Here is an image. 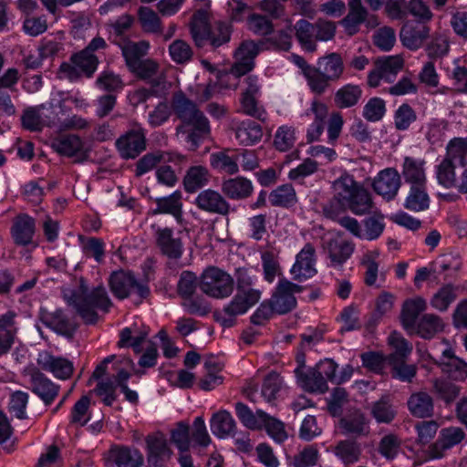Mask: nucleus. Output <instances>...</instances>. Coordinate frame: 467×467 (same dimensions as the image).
Returning a JSON list of instances; mask_svg holds the SVG:
<instances>
[{
    "instance_id": "nucleus-9",
    "label": "nucleus",
    "mask_w": 467,
    "mask_h": 467,
    "mask_svg": "<svg viewBox=\"0 0 467 467\" xmlns=\"http://www.w3.org/2000/svg\"><path fill=\"white\" fill-rule=\"evenodd\" d=\"M109 287L113 295L124 299L132 294L139 296V301L146 298L150 290L147 285L139 283L130 272L116 271L109 277Z\"/></svg>"
},
{
    "instance_id": "nucleus-62",
    "label": "nucleus",
    "mask_w": 467,
    "mask_h": 467,
    "mask_svg": "<svg viewBox=\"0 0 467 467\" xmlns=\"http://www.w3.org/2000/svg\"><path fill=\"white\" fill-rule=\"evenodd\" d=\"M401 440L395 434L383 436L379 443L378 451L387 460H393L399 453Z\"/></svg>"
},
{
    "instance_id": "nucleus-61",
    "label": "nucleus",
    "mask_w": 467,
    "mask_h": 467,
    "mask_svg": "<svg viewBox=\"0 0 467 467\" xmlns=\"http://www.w3.org/2000/svg\"><path fill=\"white\" fill-rule=\"evenodd\" d=\"M425 50L430 58H439L449 51V40L446 35L435 33L427 44Z\"/></svg>"
},
{
    "instance_id": "nucleus-58",
    "label": "nucleus",
    "mask_w": 467,
    "mask_h": 467,
    "mask_svg": "<svg viewBox=\"0 0 467 467\" xmlns=\"http://www.w3.org/2000/svg\"><path fill=\"white\" fill-rule=\"evenodd\" d=\"M169 54L174 63L182 65L192 60L193 51L186 41L176 39L169 46Z\"/></svg>"
},
{
    "instance_id": "nucleus-1",
    "label": "nucleus",
    "mask_w": 467,
    "mask_h": 467,
    "mask_svg": "<svg viewBox=\"0 0 467 467\" xmlns=\"http://www.w3.org/2000/svg\"><path fill=\"white\" fill-rule=\"evenodd\" d=\"M171 108L176 117L182 121V125L177 127V131L186 132L185 128L191 127V130L187 131V141L191 143V150H197L200 143L210 134L211 128L208 119L197 105L182 92L173 94Z\"/></svg>"
},
{
    "instance_id": "nucleus-41",
    "label": "nucleus",
    "mask_w": 467,
    "mask_h": 467,
    "mask_svg": "<svg viewBox=\"0 0 467 467\" xmlns=\"http://www.w3.org/2000/svg\"><path fill=\"white\" fill-rule=\"evenodd\" d=\"M223 367V365L215 357L206 358L204 361L206 375L200 380V387L203 390H211L223 383V377L219 375Z\"/></svg>"
},
{
    "instance_id": "nucleus-57",
    "label": "nucleus",
    "mask_w": 467,
    "mask_h": 467,
    "mask_svg": "<svg viewBox=\"0 0 467 467\" xmlns=\"http://www.w3.org/2000/svg\"><path fill=\"white\" fill-rule=\"evenodd\" d=\"M232 31L229 23L218 21L210 29L208 43L213 48H218L230 41Z\"/></svg>"
},
{
    "instance_id": "nucleus-35",
    "label": "nucleus",
    "mask_w": 467,
    "mask_h": 467,
    "mask_svg": "<svg viewBox=\"0 0 467 467\" xmlns=\"http://www.w3.org/2000/svg\"><path fill=\"white\" fill-rule=\"evenodd\" d=\"M407 404L410 412L415 417L427 418L433 414V400L426 392L420 391L411 394Z\"/></svg>"
},
{
    "instance_id": "nucleus-43",
    "label": "nucleus",
    "mask_w": 467,
    "mask_h": 467,
    "mask_svg": "<svg viewBox=\"0 0 467 467\" xmlns=\"http://www.w3.org/2000/svg\"><path fill=\"white\" fill-rule=\"evenodd\" d=\"M327 250L332 264L340 265L352 254L354 244L348 241L335 238L327 243Z\"/></svg>"
},
{
    "instance_id": "nucleus-56",
    "label": "nucleus",
    "mask_w": 467,
    "mask_h": 467,
    "mask_svg": "<svg viewBox=\"0 0 467 467\" xmlns=\"http://www.w3.org/2000/svg\"><path fill=\"white\" fill-rule=\"evenodd\" d=\"M44 106L31 107L24 110L21 122L24 129L30 131H40L46 125L41 110Z\"/></svg>"
},
{
    "instance_id": "nucleus-10",
    "label": "nucleus",
    "mask_w": 467,
    "mask_h": 467,
    "mask_svg": "<svg viewBox=\"0 0 467 467\" xmlns=\"http://www.w3.org/2000/svg\"><path fill=\"white\" fill-rule=\"evenodd\" d=\"M147 467H167L171 459L166 436L161 431L150 433L145 438Z\"/></svg>"
},
{
    "instance_id": "nucleus-14",
    "label": "nucleus",
    "mask_w": 467,
    "mask_h": 467,
    "mask_svg": "<svg viewBox=\"0 0 467 467\" xmlns=\"http://www.w3.org/2000/svg\"><path fill=\"white\" fill-rule=\"evenodd\" d=\"M301 291L302 287L300 285L286 279L280 280L269 300L275 313L283 315L292 311L296 306L295 294Z\"/></svg>"
},
{
    "instance_id": "nucleus-21",
    "label": "nucleus",
    "mask_w": 467,
    "mask_h": 467,
    "mask_svg": "<svg viewBox=\"0 0 467 467\" xmlns=\"http://www.w3.org/2000/svg\"><path fill=\"white\" fill-rule=\"evenodd\" d=\"M400 187V175L394 168L381 171L373 182L374 191L387 200L393 199Z\"/></svg>"
},
{
    "instance_id": "nucleus-4",
    "label": "nucleus",
    "mask_w": 467,
    "mask_h": 467,
    "mask_svg": "<svg viewBox=\"0 0 467 467\" xmlns=\"http://www.w3.org/2000/svg\"><path fill=\"white\" fill-rule=\"evenodd\" d=\"M70 302L86 324H95L98 321L96 309L108 312L111 306L105 287L99 285L89 292L83 279L80 280L78 291L71 296Z\"/></svg>"
},
{
    "instance_id": "nucleus-36",
    "label": "nucleus",
    "mask_w": 467,
    "mask_h": 467,
    "mask_svg": "<svg viewBox=\"0 0 467 467\" xmlns=\"http://www.w3.org/2000/svg\"><path fill=\"white\" fill-rule=\"evenodd\" d=\"M212 432L219 437L224 438L235 432L236 425L229 411L222 410L215 412L210 420Z\"/></svg>"
},
{
    "instance_id": "nucleus-26",
    "label": "nucleus",
    "mask_w": 467,
    "mask_h": 467,
    "mask_svg": "<svg viewBox=\"0 0 467 467\" xmlns=\"http://www.w3.org/2000/svg\"><path fill=\"white\" fill-rule=\"evenodd\" d=\"M426 161L423 159L407 156L402 163L401 174L405 182L415 184H426Z\"/></svg>"
},
{
    "instance_id": "nucleus-29",
    "label": "nucleus",
    "mask_w": 467,
    "mask_h": 467,
    "mask_svg": "<svg viewBox=\"0 0 467 467\" xmlns=\"http://www.w3.org/2000/svg\"><path fill=\"white\" fill-rule=\"evenodd\" d=\"M368 17V10L362 5L361 0H349L348 13L343 18L342 25L348 36H353L358 32V26L365 23Z\"/></svg>"
},
{
    "instance_id": "nucleus-17",
    "label": "nucleus",
    "mask_w": 467,
    "mask_h": 467,
    "mask_svg": "<svg viewBox=\"0 0 467 467\" xmlns=\"http://www.w3.org/2000/svg\"><path fill=\"white\" fill-rule=\"evenodd\" d=\"M465 436V432L461 427L451 426L441 429L439 439L430 446L431 458H441L445 451L460 444Z\"/></svg>"
},
{
    "instance_id": "nucleus-7",
    "label": "nucleus",
    "mask_w": 467,
    "mask_h": 467,
    "mask_svg": "<svg viewBox=\"0 0 467 467\" xmlns=\"http://www.w3.org/2000/svg\"><path fill=\"white\" fill-rule=\"evenodd\" d=\"M438 183L446 189H456L462 194H467V168H460L449 159H442L435 167Z\"/></svg>"
},
{
    "instance_id": "nucleus-32",
    "label": "nucleus",
    "mask_w": 467,
    "mask_h": 467,
    "mask_svg": "<svg viewBox=\"0 0 467 467\" xmlns=\"http://www.w3.org/2000/svg\"><path fill=\"white\" fill-rule=\"evenodd\" d=\"M189 26L192 38L196 47H204L208 43L211 29L207 13L202 10L195 12Z\"/></svg>"
},
{
    "instance_id": "nucleus-13",
    "label": "nucleus",
    "mask_w": 467,
    "mask_h": 467,
    "mask_svg": "<svg viewBox=\"0 0 467 467\" xmlns=\"http://www.w3.org/2000/svg\"><path fill=\"white\" fill-rule=\"evenodd\" d=\"M261 41L256 43L253 40H244L236 48L234 54V63L231 67V73L240 78L254 67V58L262 50Z\"/></svg>"
},
{
    "instance_id": "nucleus-31",
    "label": "nucleus",
    "mask_w": 467,
    "mask_h": 467,
    "mask_svg": "<svg viewBox=\"0 0 467 467\" xmlns=\"http://www.w3.org/2000/svg\"><path fill=\"white\" fill-rule=\"evenodd\" d=\"M52 149L60 155L73 157L83 155V142L74 134H63L54 138L51 141Z\"/></svg>"
},
{
    "instance_id": "nucleus-50",
    "label": "nucleus",
    "mask_w": 467,
    "mask_h": 467,
    "mask_svg": "<svg viewBox=\"0 0 467 467\" xmlns=\"http://www.w3.org/2000/svg\"><path fill=\"white\" fill-rule=\"evenodd\" d=\"M257 415L262 419V428H265L275 441L281 443L287 439L288 435L282 421L271 417L262 410H257Z\"/></svg>"
},
{
    "instance_id": "nucleus-22",
    "label": "nucleus",
    "mask_w": 467,
    "mask_h": 467,
    "mask_svg": "<svg viewBox=\"0 0 467 467\" xmlns=\"http://www.w3.org/2000/svg\"><path fill=\"white\" fill-rule=\"evenodd\" d=\"M35 231V220L29 215L22 213L14 219L11 235L16 245L26 246L32 243Z\"/></svg>"
},
{
    "instance_id": "nucleus-23",
    "label": "nucleus",
    "mask_w": 467,
    "mask_h": 467,
    "mask_svg": "<svg viewBox=\"0 0 467 467\" xmlns=\"http://www.w3.org/2000/svg\"><path fill=\"white\" fill-rule=\"evenodd\" d=\"M185 161L186 158L184 156L176 153L161 150L149 152L136 162L135 173L137 176H141L162 161L184 162Z\"/></svg>"
},
{
    "instance_id": "nucleus-38",
    "label": "nucleus",
    "mask_w": 467,
    "mask_h": 467,
    "mask_svg": "<svg viewBox=\"0 0 467 467\" xmlns=\"http://www.w3.org/2000/svg\"><path fill=\"white\" fill-rule=\"evenodd\" d=\"M444 328L442 319L434 314L423 315L418 323L415 324L414 329H409L410 332H416L423 338H431L436 334L441 332Z\"/></svg>"
},
{
    "instance_id": "nucleus-47",
    "label": "nucleus",
    "mask_w": 467,
    "mask_h": 467,
    "mask_svg": "<svg viewBox=\"0 0 467 467\" xmlns=\"http://www.w3.org/2000/svg\"><path fill=\"white\" fill-rule=\"evenodd\" d=\"M333 452L345 464H352L358 462L361 455L360 444L355 441L343 440L333 448Z\"/></svg>"
},
{
    "instance_id": "nucleus-39",
    "label": "nucleus",
    "mask_w": 467,
    "mask_h": 467,
    "mask_svg": "<svg viewBox=\"0 0 467 467\" xmlns=\"http://www.w3.org/2000/svg\"><path fill=\"white\" fill-rule=\"evenodd\" d=\"M155 202L157 207L153 211V214L169 213L175 217L177 221L182 220V202L180 191H175L167 197L158 198Z\"/></svg>"
},
{
    "instance_id": "nucleus-44",
    "label": "nucleus",
    "mask_w": 467,
    "mask_h": 467,
    "mask_svg": "<svg viewBox=\"0 0 467 467\" xmlns=\"http://www.w3.org/2000/svg\"><path fill=\"white\" fill-rule=\"evenodd\" d=\"M430 197L426 191V184L410 185L405 201V208L413 212H420L429 208Z\"/></svg>"
},
{
    "instance_id": "nucleus-6",
    "label": "nucleus",
    "mask_w": 467,
    "mask_h": 467,
    "mask_svg": "<svg viewBox=\"0 0 467 467\" xmlns=\"http://www.w3.org/2000/svg\"><path fill=\"white\" fill-rule=\"evenodd\" d=\"M199 287L208 296L223 299L232 295L234 280L225 271L217 267H209L202 273Z\"/></svg>"
},
{
    "instance_id": "nucleus-49",
    "label": "nucleus",
    "mask_w": 467,
    "mask_h": 467,
    "mask_svg": "<svg viewBox=\"0 0 467 467\" xmlns=\"http://www.w3.org/2000/svg\"><path fill=\"white\" fill-rule=\"evenodd\" d=\"M238 156H230L228 150L213 152L210 155V164L221 172L229 175L236 174L239 171Z\"/></svg>"
},
{
    "instance_id": "nucleus-24",
    "label": "nucleus",
    "mask_w": 467,
    "mask_h": 467,
    "mask_svg": "<svg viewBox=\"0 0 467 467\" xmlns=\"http://www.w3.org/2000/svg\"><path fill=\"white\" fill-rule=\"evenodd\" d=\"M221 191L231 200H244L250 197L254 192V186L250 180L237 176L223 180Z\"/></svg>"
},
{
    "instance_id": "nucleus-40",
    "label": "nucleus",
    "mask_w": 467,
    "mask_h": 467,
    "mask_svg": "<svg viewBox=\"0 0 467 467\" xmlns=\"http://www.w3.org/2000/svg\"><path fill=\"white\" fill-rule=\"evenodd\" d=\"M427 308V303L422 297L409 299L404 302L401 312L404 327L414 329L419 315Z\"/></svg>"
},
{
    "instance_id": "nucleus-63",
    "label": "nucleus",
    "mask_w": 467,
    "mask_h": 467,
    "mask_svg": "<svg viewBox=\"0 0 467 467\" xmlns=\"http://www.w3.org/2000/svg\"><path fill=\"white\" fill-rule=\"evenodd\" d=\"M96 85L102 90L116 92L124 87V82L119 75L105 70L97 78Z\"/></svg>"
},
{
    "instance_id": "nucleus-54",
    "label": "nucleus",
    "mask_w": 467,
    "mask_h": 467,
    "mask_svg": "<svg viewBox=\"0 0 467 467\" xmlns=\"http://www.w3.org/2000/svg\"><path fill=\"white\" fill-rule=\"evenodd\" d=\"M389 343L394 349L389 355V362L406 359L412 351V346L400 333L392 332Z\"/></svg>"
},
{
    "instance_id": "nucleus-53",
    "label": "nucleus",
    "mask_w": 467,
    "mask_h": 467,
    "mask_svg": "<svg viewBox=\"0 0 467 467\" xmlns=\"http://www.w3.org/2000/svg\"><path fill=\"white\" fill-rule=\"evenodd\" d=\"M71 63L77 66L84 76L91 78L97 70L99 58L94 54L81 50L71 56Z\"/></svg>"
},
{
    "instance_id": "nucleus-60",
    "label": "nucleus",
    "mask_w": 467,
    "mask_h": 467,
    "mask_svg": "<svg viewBox=\"0 0 467 467\" xmlns=\"http://www.w3.org/2000/svg\"><path fill=\"white\" fill-rule=\"evenodd\" d=\"M269 200L274 206L287 207L296 202V192L292 185L284 184L270 193Z\"/></svg>"
},
{
    "instance_id": "nucleus-25",
    "label": "nucleus",
    "mask_w": 467,
    "mask_h": 467,
    "mask_svg": "<svg viewBox=\"0 0 467 467\" xmlns=\"http://www.w3.org/2000/svg\"><path fill=\"white\" fill-rule=\"evenodd\" d=\"M430 28L422 24H406L400 32L402 45L410 50L420 48L429 37Z\"/></svg>"
},
{
    "instance_id": "nucleus-27",
    "label": "nucleus",
    "mask_w": 467,
    "mask_h": 467,
    "mask_svg": "<svg viewBox=\"0 0 467 467\" xmlns=\"http://www.w3.org/2000/svg\"><path fill=\"white\" fill-rule=\"evenodd\" d=\"M295 374L299 386L307 392L325 393L328 389L327 381L317 373L314 368L306 370L296 368Z\"/></svg>"
},
{
    "instance_id": "nucleus-2",
    "label": "nucleus",
    "mask_w": 467,
    "mask_h": 467,
    "mask_svg": "<svg viewBox=\"0 0 467 467\" xmlns=\"http://www.w3.org/2000/svg\"><path fill=\"white\" fill-rule=\"evenodd\" d=\"M332 188L334 199L341 208L349 210L357 215L371 212L373 202L370 193L361 183L356 182L352 175L342 174L333 182Z\"/></svg>"
},
{
    "instance_id": "nucleus-19",
    "label": "nucleus",
    "mask_w": 467,
    "mask_h": 467,
    "mask_svg": "<svg viewBox=\"0 0 467 467\" xmlns=\"http://www.w3.org/2000/svg\"><path fill=\"white\" fill-rule=\"evenodd\" d=\"M106 459L117 467H141L144 463V457L138 449L120 445L111 446Z\"/></svg>"
},
{
    "instance_id": "nucleus-28",
    "label": "nucleus",
    "mask_w": 467,
    "mask_h": 467,
    "mask_svg": "<svg viewBox=\"0 0 467 467\" xmlns=\"http://www.w3.org/2000/svg\"><path fill=\"white\" fill-rule=\"evenodd\" d=\"M440 366L441 370L453 380L463 381L467 379V363L455 357L451 349L442 352Z\"/></svg>"
},
{
    "instance_id": "nucleus-42",
    "label": "nucleus",
    "mask_w": 467,
    "mask_h": 467,
    "mask_svg": "<svg viewBox=\"0 0 467 467\" xmlns=\"http://www.w3.org/2000/svg\"><path fill=\"white\" fill-rule=\"evenodd\" d=\"M362 97L360 86L347 84L338 88L334 96L335 105L339 109H348L356 106Z\"/></svg>"
},
{
    "instance_id": "nucleus-51",
    "label": "nucleus",
    "mask_w": 467,
    "mask_h": 467,
    "mask_svg": "<svg viewBox=\"0 0 467 467\" xmlns=\"http://www.w3.org/2000/svg\"><path fill=\"white\" fill-rule=\"evenodd\" d=\"M149 44L145 41L127 42L121 46L122 55L129 69L134 67L138 62L147 55Z\"/></svg>"
},
{
    "instance_id": "nucleus-48",
    "label": "nucleus",
    "mask_w": 467,
    "mask_h": 467,
    "mask_svg": "<svg viewBox=\"0 0 467 467\" xmlns=\"http://www.w3.org/2000/svg\"><path fill=\"white\" fill-rule=\"evenodd\" d=\"M443 159H449L460 168L467 165V138H453L446 146V154Z\"/></svg>"
},
{
    "instance_id": "nucleus-55",
    "label": "nucleus",
    "mask_w": 467,
    "mask_h": 467,
    "mask_svg": "<svg viewBox=\"0 0 467 467\" xmlns=\"http://www.w3.org/2000/svg\"><path fill=\"white\" fill-rule=\"evenodd\" d=\"M394 305V296L388 292H382L376 300V310L367 323L368 329L373 328L378 321L389 313Z\"/></svg>"
},
{
    "instance_id": "nucleus-11",
    "label": "nucleus",
    "mask_w": 467,
    "mask_h": 467,
    "mask_svg": "<svg viewBox=\"0 0 467 467\" xmlns=\"http://www.w3.org/2000/svg\"><path fill=\"white\" fill-rule=\"evenodd\" d=\"M23 375L29 378L30 389L46 405L51 404L57 397L59 386L49 379L34 364H30L23 370Z\"/></svg>"
},
{
    "instance_id": "nucleus-45",
    "label": "nucleus",
    "mask_w": 467,
    "mask_h": 467,
    "mask_svg": "<svg viewBox=\"0 0 467 467\" xmlns=\"http://www.w3.org/2000/svg\"><path fill=\"white\" fill-rule=\"evenodd\" d=\"M294 29L302 48L307 52H314L317 49V39L313 24L306 19H300L296 23Z\"/></svg>"
},
{
    "instance_id": "nucleus-33",
    "label": "nucleus",
    "mask_w": 467,
    "mask_h": 467,
    "mask_svg": "<svg viewBox=\"0 0 467 467\" xmlns=\"http://www.w3.org/2000/svg\"><path fill=\"white\" fill-rule=\"evenodd\" d=\"M339 428L344 434L355 437L367 436L369 432L368 420L360 411H355L339 420Z\"/></svg>"
},
{
    "instance_id": "nucleus-52",
    "label": "nucleus",
    "mask_w": 467,
    "mask_h": 467,
    "mask_svg": "<svg viewBox=\"0 0 467 467\" xmlns=\"http://www.w3.org/2000/svg\"><path fill=\"white\" fill-rule=\"evenodd\" d=\"M292 26H289L285 29L278 30L275 35L267 37L265 40L261 41V44L265 45L266 49H273L275 51L287 52L292 47Z\"/></svg>"
},
{
    "instance_id": "nucleus-8",
    "label": "nucleus",
    "mask_w": 467,
    "mask_h": 467,
    "mask_svg": "<svg viewBox=\"0 0 467 467\" xmlns=\"http://www.w3.org/2000/svg\"><path fill=\"white\" fill-rule=\"evenodd\" d=\"M403 67L404 59L400 55L378 57L374 62V68L368 75V85L378 88L380 80L393 82Z\"/></svg>"
},
{
    "instance_id": "nucleus-16",
    "label": "nucleus",
    "mask_w": 467,
    "mask_h": 467,
    "mask_svg": "<svg viewBox=\"0 0 467 467\" xmlns=\"http://www.w3.org/2000/svg\"><path fill=\"white\" fill-rule=\"evenodd\" d=\"M36 364L39 369L50 372L60 379L70 378L74 370L71 361L62 357H55L47 350L38 353Z\"/></svg>"
},
{
    "instance_id": "nucleus-34",
    "label": "nucleus",
    "mask_w": 467,
    "mask_h": 467,
    "mask_svg": "<svg viewBox=\"0 0 467 467\" xmlns=\"http://www.w3.org/2000/svg\"><path fill=\"white\" fill-rule=\"evenodd\" d=\"M234 133L236 140L241 145L249 146L261 140L263 129L260 124L247 119L237 125Z\"/></svg>"
},
{
    "instance_id": "nucleus-64",
    "label": "nucleus",
    "mask_w": 467,
    "mask_h": 467,
    "mask_svg": "<svg viewBox=\"0 0 467 467\" xmlns=\"http://www.w3.org/2000/svg\"><path fill=\"white\" fill-rule=\"evenodd\" d=\"M318 450L312 446H306L293 457V467H312L315 466L318 461Z\"/></svg>"
},
{
    "instance_id": "nucleus-12",
    "label": "nucleus",
    "mask_w": 467,
    "mask_h": 467,
    "mask_svg": "<svg viewBox=\"0 0 467 467\" xmlns=\"http://www.w3.org/2000/svg\"><path fill=\"white\" fill-rule=\"evenodd\" d=\"M115 146L122 159L137 158L146 149V133L144 129L136 125L117 139Z\"/></svg>"
},
{
    "instance_id": "nucleus-18",
    "label": "nucleus",
    "mask_w": 467,
    "mask_h": 467,
    "mask_svg": "<svg viewBox=\"0 0 467 467\" xmlns=\"http://www.w3.org/2000/svg\"><path fill=\"white\" fill-rule=\"evenodd\" d=\"M195 203L202 211L223 216L228 215L231 211V205L225 197L212 189L202 191L196 197Z\"/></svg>"
},
{
    "instance_id": "nucleus-46",
    "label": "nucleus",
    "mask_w": 467,
    "mask_h": 467,
    "mask_svg": "<svg viewBox=\"0 0 467 467\" xmlns=\"http://www.w3.org/2000/svg\"><path fill=\"white\" fill-rule=\"evenodd\" d=\"M460 288V285L452 284L443 285L431 297V306L439 311H446L457 298Z\"/></svg>"
},
{
    "instance_id": "nucleus-20",
    "label": "nucleus",
    "mask_w": 467,
    "mask_h": 467,
    "mask_svg": "<svg viewBox=\"0 0 467 467\" xmlns=\"http://www.w3.org/2000/svg\"><path fill=\"white\" fill-rule=\"evenodd\" d=\"M316 250L310 244H306L304 248L297 254L296 262L291 268L294 279L302 281L311 278L317 274Z\"/></svg>"
},
{
    "instance_id": "nucleus-37",
    "label": "nucleus",
    "mask_w": 467,
    "mask_h": 467,
    "mask_svg": "<svg viewBox=\"0 0 467 467\" xmlns=\"http://www.w3.org/2000/svg\"><path fill=\"white\" fill-rule=\"evenodd\" d=\"M210 180L208 169L202 165L189 168L183 177V186L187 192H195L204 187Z\"/></svg>"
},
{
    "instance_id": "nucleus-3",
    "label": "nucleus",
    "mask_w": 467,
    "mask_h": 467,
    "mask_svg": "<svg viewBox=\"0 0 467 467\" xmlns=\"http://www.w3.org/2000/svg\"><path fill=\"white\" fill-rule=\"evenodd\" d=\"M237 291L229 304L223 306L222 311L216 312L218 317L223 318V324L231 326L233 319L243 315L254 306L261 298V291L253 287V279L247 270L239 268L236 270Z\"/></svg>"
},
{
    "instance_id": "nucleus-5",
    "label": "nucleus",
    "mask_w": 467,
    "mask_h": 467,
    "mask_svg": "<svg viewBox=\"0 0 467 467\" xmlns=\"http://www.w3.org/2000/svg\"><path fill=\"white\" fill-rule=\"evenodd\" d=\"M345 70L342 57L338 53H330L320 57L312 77L309 89L316 95H323L331 82L338 81Z\"/></svg>"
},
{
    "instance_id": "nucleus-30",
    "label": "nucleus",
    "mask_w": 467,
    "mask_h": 467,
    "mask_svg": "<svg viewBox=\"0 0 467 467\" xmlns=\"http://www.w3.org/2000/svg\"><path fill=\"white\" fill-rule=\"evenodd\" d=\"M310 113L314 115V121L307 130L306 137L308 141H314L323 133L328 108L325 103L314 99L310 109L306 112V116H309Z\"/></svg>"
},
{
    "instance_id": "nucleus-59",
    "label": "nucleus",
    "mask_w": 467,
    "mask_h": 467,
    "mask_svg": "<svg viewBox=\"0 0 467 467\" xmlns=\"http://www.w3.org/2000/svg\"><path fill=\"white\" fill-rule=\"evenodd\" d=\"M296 142V131L292 126H280L274 137V146L279 151H287Z\"/></svg>"
},
{
    "instance_id": "nucleus-15",
    "label": "nucleus",
    "mask_w": 467,
    "mask_h": 467,
    "mask_svg": "<svg viewBox=\"0 0 467 467\" xmlns=\"http://www.w3.org/2000/svg\"><path fill=\"white\" fill-rule=\"evenodd\" d=\"M182 232L174 233L171 228H159L156 231V244L161 253L171 260H178L183 253Z\"/></svg>"
}]
</instances>
